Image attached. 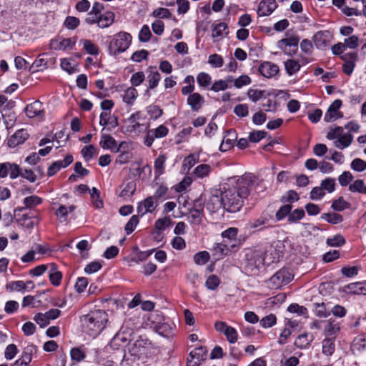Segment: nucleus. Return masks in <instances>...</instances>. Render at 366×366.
<instances>
[{
  "label": "nucleus",
  "instance_id": "f03ea898",
  "mask_svg": "<svg viewBox=\"0 0 366 366\" xmlns=\"http://www.w3.org/2000/svg\"><path fill=\"white\" fill-rule=\"evenodd\" d=\"M132 36L129 33L120 31L114 35L109 45V51L113 55L125 51L130 46Z\"/></svg>",
  "mask_w": 366,
  "mask_h": 366
},
{
  "label": "nucleus",
  "instance_id": "bb28decb",
  "mask_svg": "<svg viewBox=\"0 0 366 366\" xmlns=\"http://www.w3.org/2000/svg\"><path fill=\"white\" fill-rule=\"evenodd\" d=\"M228 32L227 25L224 22H221L214 26L212 32V36L214 39H217L218 41L227 36Z\"/></svg>",
  "mask_w": 366,
  "mask_h": 366
},
{
  "label": "nucleus",
  "instance_id": "4d7b16f0",
  "mask_svg": "<svg viewBox=\"0 0 366 366\" xmlns=\"http://www.w3.org/2000/svg\"><path fill=\"white\" fill-rule=\"evenodd\" d=\"M82 157L86 161H89L96 154V149L93 145L85 146L81 151Z\"/></svg>",
  "mask_w": 366,
  "mask_h": 366
},
{
  "label": "nucleus",
  "instance_id": "2f4dec72",
  "mask_svg": "<svg viewBox=\"0 0 366 366\" xmlns=\"http://www.w3.org/2000/svg\"><path fill=\"white\" fill-rule=\"evenodd\" d=\"M353 137L350 134H342L338 139H337L334 144L337 148L344 149L348 147L352 142Z\"/></svg>",
  "mask_w": 366,
  "mask_h": 366
},
{
  "label": "nucleus",
  "instance_id": "423d86ee",
  "mask_svg": "<svg viewBox=\"0 0 366 366\" xmlns=\"http://www.w3.org/2000/svg\"><path fill=\"white\" fill-rule=\"evenodd\" d=\"M207 350L204 347H196L190 352L187 357V366H199L206 359Z\"/></svg>",
  "mask_w": 366,
  "mask_h": 366
},
{
  "label": "nucleus",
  "instance_id": "6e6d98bb",
  "mask_svg": "<svg viewBox=\"0 0 366 366\" xmlns=\"http://www.w3.org/2000/svg\"><path fill=\"white\" fill-rule=\"evenodd\" d=\"M268 222V219L266 217H261L258 219L250 221L248 226L250 229H255L260 230L262 227Z\"/></svg>",
  "mask_w": 366,
  "mask_h": 366
},
{
  "label": "nucleus",
  "instance_id": "774afa93",
  "mask_svg": "<svg viewBox=\"0 0 366 366\" xmlns=\"http://www.w3.org/2000/svg\"><path fill=\"white\" fill-rule=\"evenodd\" d=\"M351 168L357 172H363L366 169V162L356 158L351 162Z\"/></svg>",
  "mask_w": 366,
  "mask_h": 366
},
{
  "label": "nucleus",
  "instance_id": "9b49d317",
  "mask_svg": "<svg viewBox=\"0 0 366 366\" xmlns=\"http://www.w3.org/2000/svg\"><path fill=\"white\" fill-rule=\"evenodd\" d=\"M76 38L54 39L50 41L51 48L54 50L66 51L72 49L76 44Z\"/></svg>",
  "mask_w": 366,
  "mask_h": 366
},
{
  "label": "nucleus",
  "instance_id": "a19ab883",
  "mask_svg": "<svg viewBox=\"0 0 366 366\" xmlns=\"http://www.w3.org/2000/svg\"><path fill=\"white\" fill-rule=\"evenodd\" d=\"M147 79L149 88L153 89L158 85L161 79V75L157 71L152 69L147 76Z\"/></svg>",
  "mask_w": 366,
  "mask_h": 366
},
{
  "label": "nucleus",
  "instance_id": "f8f14e48",
  "mask_svg": "<svg viewBox=\"0 0 366 366\" xmlns=\"http://www.w3.org/2000/svg\"><path fill=\"white\" fill-rule=\"evenodd\" d=\"M237 247V245L236 244H227L226 242L217 243L214 245L212 249V254L217 259H222L224 256L228 255Z\"/></svg>",
  "mask_w": 366,
  "mask_h": 366
},
{
  "label": "nucleus",
  "instance_id": "c03bdc74",
  "mask_svg": "<svg viewBox=\"0 0 366 366\" xmlns=\"http://www.w3.org/2000/svg\"><path fill=\"white\" fill-rule=\"evenodd\" d=\"M292 209V206L290 204L282 205L276 212L275 217L278 221L282 220L285 217H289Z\"/></svg>",
  "mask_w": 366,
  "mask_h": 366
},
{
  "label": "nucleus",
  "instance_id": "f3484780",
  "mask_svg": "<svg viewBox=\"0 0 366 366\" xmlns=\"http://www.w3.org/2000/svg\"><path fill=\"white\" fill-rule=\"evenodd\" d=\"M29 136L26 130L24 129L17 130L8 140V146L13 148L16 147L23 144L29 138Z\"/></svg>",
  "mask_w": 366,
  "mask_h": 366
},
{
  "label": "nucleus",
  "instance_id": "79ce46f5",
  "mask_svg": "<svg viewBox=\"0 0 366 366\" xmlns=\"http://www.w3.org/2000/svg\"><path fill=\"white\" fill-rule=\"evenodd\" d=\"M321 218L331 224H338L343 221L342 216L337 213H324Z\"/></svg>",
  "mask_w": 366,
  "mask_h": 366
},
{
  "label": "nucleus",
  "instance_id": "de8ad7c7",
  "mask_svg": "<svg viewBox=\"0 0 366 366\" xmlns=\"http://www.w3.org/2000/svg\"><path fill=\"white\" fill-rule=\"evenodd\" d=\"M6 289L10 292L26 290V284L21 280L13 281L6 285Z\"/></svg>",
  "mask_w": 366,
  "mask_h": 366
},
{
  "label": "nucleus",
  "instance_id": "6e6552de",
  "mask_svg": "<svg viewBox=\"0 0 366 366\" xmlns=\"http://www.w3.org/2000/svg\"><path fill=\"white\" fill-rule=\"evenodd\" d=\"M332 34L327 30L319 31L312 37L313 42L318 49H325L330 44Z\"/></svg>",
  "mask_w": 366,
  "mask_h": 366
},
{
  "label": "nucleus",
  "instance_id": "0eeeda50",
  "mask_svg": "<svg viewBox=\"0 0 366 366\" xmlns=\"http://www.w3.org/2000/svg\"><path fill=\"white\" fill-rule=\"evenodd\" d=\"M298 42L299 38L297 36H292L280 40L277 44L278 47L282 49L286 54L292 56L297 51Z\"/></svg>",
  "mask_w": 366,
  "mask_h": 366
},
{
  "label": "nucleus",
  "instance_id": "393cba45",
  "mask_svg": "<svg viewBox=\"0 0 366 366\" xmlns=\"http://www.w3.org/2000/svg\"><path fill=\"white\" fill-rule=\"evenodd\" d=\"M99 124L104 127L110 125L115 128L118 126V119L115 116H112L109 112H104L100 114Z\"/></svg>",
  "mask_w": 366,
  "mask_h": 366
},
{
  "label": "nucleus",
  "instance_id": "dca6fc26",
  "mask_svg": "<svg viewBox=\"0 0 366 366\" xmlns=\"http://www.w3.org/2000/svg\"><path fill=\"white\" fill-rule=\"evenodd\" d=\"M277 4L275 0H262L258 6L257 14L259 16H264L271 14Z\"/></svg>",
  "mask_w": 366,
  "mask_h": 366
},
{
  "label": "nucleus",
  "instance_id": "473e14b6",
  "mask_svg": "<svg viewBox=\"0 0 366 366\" xmlns=\"http://www.w3.org/2000/svg\"><path fill=\"white\" fill-rule=\"evenodd\" d=\"M167 159V157L165 154H160L154 161V174L156 177H159L164 173V164Z\"/></svg>",
  "mask_w": 366,
  "mask_h": 366
},
{
  "label": "nucleus",
  "instance_id": "412c9836",
  "mask_svg": "<svg viewBox=\"0 0 366 366\" xmlns=\"http://www.w3.org/2000/svg\"><path fill=\"white\" fill-rule=\"evenodd\" d=\"M187 102L192 111L198 112L201 109L204 99L200 94L192 93L188 96Z\"/></svg>",
  "mask_w": 366,
  "mask_h": 366
},
{
  "label": "nucleus",
  "instance_id": "3c124183",
  "mask_svg": "<svg viewBox=\"0 0 366 366\" xmlns=\"http://www.w3.org/2000/svg\"><path fill=\"white\" fill-rule=\"evenodd\" d=\"M287 310L291 313H297L300 316H302L303 317L307 318V308L303 306H300L298 304L290 305L288 307Z\"/></svg>",
  "mask_w": 366,
  "mask_h": 366
},
{
  "label": "nucleus",
  "instance_id": "0e129e2a",
  "mask_svg": "<svg viewBox=\"0 0 366 366\" xmlns=\"http://www.w3.org/2000/svg\"><path fill=\"white\" fill-rule=\"evenodd\" d=\"M70 355L71 359L76 362H80L83 360L86 357L84 351H83L79 347L72 348L70 351Z\"/></svg>",
  "mask_w": 366,
  "mask_h": 366
},
{
  "label": "nucleus",
  "instance_id": "72a5a7b5",
  "mask_svg": "<svg viewBox=\"0 0 366 366\" xmlns=\"http://www.w3.org/2000/svg\"><path fill=\"white\" fill-rule=\"evenodd\" d=\"M137 97V90L135 88L131 86L125 90L123 95V101L129 105H132Z\"/></svg>",
  "mask_w": 366,
  "mask_h": 366
},
{
  "label": "nucleus",
  "instance_id": "1a4fd4ad",
  "mask_svg": "<svg viewBox=\"0 0 366 366\" xmlns=\"http://www.w3.org/2000/svg\"><path fill=\"white\" fill-rule=\"evenodd\" d=\"M342 106V101L340 99L335 100L327 109L326 112L324 120L326 122H331L337 119L342 118L343 117V114L341 112H339V109Z\"/></svg>",
  "mask_w": 366,
  "mask_h": 366
},
{
  "label": "nucleus",
  "instance_id": "37998d69",
  "mask_svg": "<svg viewBox=\"0 0 366 366\" xmlns=\"http://www.w3.org/2000/svg\"><path fill=\"white\" fill-rule=\"evenodd\" d=\"M89 192L90 193V197L91 199H92L94 207H96L97 209L102 208L104 206V203L102 200L100 199L99 198V191L96 187H93Z\"/></svg>",
  "mask_w": 366,
  "mask_h": 366
},
{
  "label": "nucleus",
  "instance_id": "c756f323",
  "mask_svg": "<svg viewBox=\"0 0 366 366\" xmlns=\"http://www.w3.org/2000/svg\"><path fill=\"white\" fill-rule=\"evenodd\" d=\"M362 282H354L350 283L346 286H345L342 289V291L347 294H352V295H360L363 292V291H365V288L362 286Z\"/></svg>",
  "mask_w": 366,
  "mask_h": 366
},
{
  "label": "nucleus",
  "instance_id": "338daca9",
  "mask_svg": "<svg viewBox=\"0 0 366 366\" xmlns=\"http://www.w3.org/2000/svg\"><path fill=\"white\" fill-rule=\"evenodd\" d=\"M197 82L200 86L206 87L211 84V76L204 72H201L197 75Z\"/></svg>",
  "mask_w": 366,
  "mask_h": 366
},
{
  "label": "nucleus",
  "instance_id": "4be33fe9",
  "mask_svg": "<svg viewBox=\"0 0 366 366\" xmlns=\"http://www.w3.org/2000/svg\"><path fill=\"white\" fill-rule=\"evenodd\" d=\"M259 72L266 78H271L279 71L278 66L271 62H264L259 67Z\"/></svg>",
  "mask_w": 366,
  "mask_h": 366
},
{
  "label": "nucleus",
  "instance_id": "f257e3e1",
  "mask_svg": "<svg viewBox=\"0 0 366 366\" xmlns=\"http://www.w3.org/2000/svg\"><path fill=\"white\" fill-rule=\"evenodd\" d=\"M131 355L142 357H152L160 352L158 347L154 346L148 339L139 337L129 347Z\"/></svg>",
  "mask_w": 366,
  "mask_h": 366
},
{
  "label": "nucleus",
  "instance_id": "680f3d73",
  "mask_svg": "<svg viewBox=\"0 0 366 366\" xmlns=\"http://www.w3.org/2000/svg\"><path fill=\"white\" fill-rule=\"evenodd\" d=\"M138 223L139 217L137 215H133L125 225L124 230L126 233L127 234H131L134 230Z\"/></svg>",
  "mask_w": 366,
  "mask_h": 366
},
{
  "label": "nucleus",
  "instance_id": "5fc2aeb1",
  "mask_svg": "<svg viewBox=\"0 0 366 366\" xmlns=\"http://www.w3.org/2000/svg\"><path fill=\"white\" fill-rule=\"evenodd\" d=\"M209 259V254L207 251L197 253L194 257V261L197 264L203 265Z\"/></svg>",
  "mask_w": 366,
  "mask_h": 366
},
{
  "label": "nucleus",
  "instance_id": "4c0bfd02",
  "mask_svg": "<svg viewBox=\"0 0 366 366\" xmlns=\"http://www.w3.org/2000/svg\"><path fill=\"white\" fill-rule=\"evenodd\" d=\"M335 350V345L334 342V339L332 338H325L322 341V352L325 355L330 356L332 355Z\"/></svg>",
  "mask_w": 366,
  "mask_h": 366
},
{
  "label": "nucleus",
  "instance_id": "864d4df0",
  "mask_svg": "<svg viewBox=\"0 0 366 366\" xmlns=\"http://www.w3.org/2000/svg\"><path fill=\"white\" fill-rule=\"evenodd\" d=\"M345 243V239L341 234H337L327 239V244L330 247H341Z\"/></svg>",
  "mask_w": 366,
  "mask_h": 366
},
{
  "label": "nucleus",
  "instance_id": "e2e57ef3",
  "mask_svg": "<svg viewBox=\"0 0 366 366\" xmlns=\"http://www.w3.org/2000/svg\"><path fill=\"white\" fill-rule=\"evenodd\" d=\"M220 280L219 277L214 274L209 276L207 279L205 285L207 289L214 290L219 285Z\"/></svg>",
  "mask_w": 366,
  "mask_h": 366
},
{
  "label": "nucleus",
  "instance_id": "f704fd0d",
  "mask_svg": "<svg viewBox=\"0 0 366 366\" xmlns=\"http://www.w3.org/2000/svg\"><path fill=\"white\" fill-rule=\"evenodd\" d=\"M340 327L337 323L334 322H327L324 328V334L325 336H332V339H335V336L340 332Z\"/></svg>",
  "mask_w": 366,
  "mask_h": 366
},
{
  "label": "nucleus",
  "instance_id": "4468645a",
  "mask_svg": "<svg viewBox=\"0 0 366 366\" xmlns=\"http://www.w3.org/2000/svg\"><path fill=\"white\" fill-rule=\"evenodd\" d=\"M157 206L154 197H148L142 202H140L137 207V213L143 216L148 212H152Z\"/></svg>",
  "mask_w": 366,
  "mask_h": 366
},
{
  "label": "nucleus",
  "instance_id": "20e7f679",
  "mask_svg": "<svg viewBox=\"0 0 366 366\" xmlns=\"http://www.w3.org/2000/svg\"><path fill=\"white\" fill-rule=\"evenodd\" d=\"M257 178L252 174H245L239 177L230 188L234 189L242 199H246L250 194L252 187L257 182Z\"/></svg>",
  "mask_w": 366,
  "mask_h": 366
},
{
  "label": "nucleus",
  "instance_id": "09e8293b",
  "mask_svg": "<svg viewBox=\"0 0 366 366\" xmlns=\"http://www.w3.org/2000/svg\"><path fill=\"white\" fill-rule=\"evenodd\" d=\"M41 67L46 69L47 67V61L44 58L39 56L29 68V71L31 73H34L39 70H42V69H40Z\"/></svg>",
  "mask_w": 366,
  "mask_h": 366
},
{
  "label": "nucleus",
  "instance_id": "2eb2a0df",
  "mask_svg": "<svg viewBox=\"0 0 366 366\" xmlns=\"http://www.w3.org/2000/svg\"><path fill=\"white\" fill-rule=\"evenodd\" d=\"M220 192H216L212 194L206 204V209L211 213L217 212L222 207H223V201H222Z\"/></svg>",
  "mask_w": 366,
  "mask_h": 366
},
{
  "label": "nucleus",
  "instance_id": "58836bf2",
  "mask_svg": "<svg viewBox=\"0 0 366 366\" xmlns=\"http://www.w3.org/2000/svg\"><path fill=\"white\" fill-rule=\"evenodd\" d=\"M81 42L87 54L94 56L98 55L99 51V48L91 40L82 39Z\"/></svg>",
  "mask_w": 366,
  "mask_h": 366
},
{
  "label": "nucleus",
  "instance_id": "cd10ccee",
  "mask_svg": "<svg viewBox=\"0 0 366 366\" xmlns=\"http://www.w3.org/2000/svg\"><path fill=\"white\" fill-rule=\"evenodd\" d=\"M122 189L119 194V197L127 199L128 198H130L134 193L137 185L135 182L130 181L125 184H123Z\"/></svg>",
  "mask_w": 366,
  "mask_h": 366
},
{
  "label": "nucleus",
  "instance_id": "c85d7f7f",
  "mask_svg": "<svg viewBox=\"0 0 366 366\" xmlns=\"http://www.w3.org/2000/svg\"><path fill=\"white\" fill-rule=\"evenodd\" d=\"M229 138L224 137L222 142L219 147V150L226 152L233 147L234 142L237 139V135L234 131L228 130L226 132Z\"/></svg>",
  "mask_w": 366,
  "mask_h": 366
},
{
  "label": "nucleus",
  "instance_id": "e433bc0d",
  "mask_svg": "<svg viewBox=\"0 0 366 366\" xmlns=\"http://www.w3.org/2000/svg\"><path fill=\"white\" fill-rule=\"evenodd\" d=\"M285 66L287 73L290 76L297 73L301 67L298 61L292 59H288L285 62Z\"/></svg>",
  "mask_w": 366,
  "mask_h": 366
},
{
  "label": "nucleus",
  "instance_id": "8fccbe9b",
  "mask_svg": "<svg viewBox=\"0 0 366 366\" xmlns=\"http://www.w3.org/2000/svg\"><path fill=\"white\" fill-rule=\"evenodd\" d=\"M107 314L104 310H95L91 311L86 315L88 320H96L97 319H102L103 320H108Z\"/></svg>",
  "mask_w": 366,
  "mask_h": 366
},
{
  "label": "nucleus",
  "instance_id": "aec40b11",
  "mask_svg": "<svg viewBox=\"0 0 366 366\" xmlns=\"http://www.w3.org/2000/svg\"><path fill=\"white\" fill-rule=\"evenodd\" d=\"M175 325L174 322H157L154 326L155 331L163 337H169L173 334Z\"/></svg>",
  "mask_w": 366,
  "mask_h": 366
},
{
  "label": "nucleus",
  "instance_id": "a211bd4d",
  "mask_svg": "<svg viewBox=\"0 0 366 366\" xmlns=\"http://www.w3.org/2000/svg\"><path fill=\"white\" fill-rule=\"evenodd\" d=\"M26 114L29 118L35 117H43L44 111L43 109L42 103L39 101H35L33 103L26 106L25 109Z\"/></svg>",
  "mask_w": 366,
  "mask_h": 366
},
{
  "label": "nucleus",
  "instance_id": "5701e85b",
  "mask_svg": "<svg viewBox=\"0 0 366 366\" xmlns=\"http://www.w3.org/2000/svg\"><path fill=\"white\" fill-rule=\"evenodd\" d=\"M115 15L112 11H106L98 15L97 25L100 29H105L111 26L114 21Z\"/></svg>",
  "mask_w": 366,
  "mask_h": 366
},
{
  "label": "nucleus",
  "instance_id": "6ab92c4d",
  "mask_svg": "<svg viewBox=\"0 0 366 366\" xmlns=\"http://www.w3.org/2000/svg\"><path fill=\"white\" fill-rule=\"evenodd\" d=\"M73 162L72 155H66L64 160L54 162L48 169L47 174L49 177L54 175L61 168H65Z\"/></svg>",
  "mask_w": 366,
  "mask_h": 366
},
{
  "label": "nucleus",
  "instance_id": "39448f33",
  "mask_svg": "<svg viewBox=\"0 0 366 366\" xmlns=\"http://www.w3.org/2000/svg\"><path fill=\"white\" fill-rule=\"evenodd\" d=\"M246 267L253 272L265 264V252L262 249H249L246 254Z\"/></svg>",
  "mask_w": 366,
  "mask_h": 366
},
{
  "label": "nucleus",
  "instance_id": "603ef678",
  "mask_svg": "<svg viewBox=\"0 0 366 366\" xmlns=\"http://www.w3.org/2000/svg\"><path fill=\"white\" fill-rule=\"evenodd\" d=\"M42 202L41 198L36 195L26 197L24 199V204L26 208H32Z\"/></svg>",
  "mask_w": 366,
  "mask_h": 366
},
{
  "label": "nucleus",
  "instance_id": "b1692460",
  "mask_svg": "<svg viewBox=\"0 0 366 366\" xmlns=\"http://www.w3.org/2000/svg\"><path fill=\"white\" fill-rule=\"evenodd\" d=\"M102 322H86V324L83 325V330L89 336H95L99 333L103 327Z\"/></svg>",
  "mask_w": 366,
  "mask_h": 366
},
{
  "label": "nucleus",
  "instance_id": "bf43d9fd",
  "mask_svg": "<svg viewBox=\"0 0 366 366\" xmlns=\"http://www.w3.org/2000/svg\"><path fill=\"white\" fill-rule=\"evenodd\" d=\"M265 92L263 90L249 89L247 92L248 97L254 102L259 101L264 95Z\"/></svg>",
  "mask_w": 366,
  "mask_h": 366
},
{
  "label": "nucleus",
  "instance_id": "ea45409f",
  "mask_svg": "<svg viewBox=\"0 0 366 366\" xmlns=\"http://www.w3.org/2000/svg\"><path fill=\"white\" fill-rule=\"evenodd\" d=\"M365 349H366V333L355 338L352 344L353 350L360 352Z\"/></svg>",
  "mask_w": 366,
  "mask_h": 366
},
{
  "label": "nucleus",
  "instance_id": "c9c22d12",
  "mask_svg": "<svg viewBox=\"0 0 366 366\" xmlns=\"http://www.w3.org/2000/svg\"><path fill=\"white\" fill-rule=\"evenodd\" d=\"M99 144L104 149H114L117 147L115 139L109 134H102Z\"/></svg>",
  "mask_w": 366,
  "mask_h": 366
},
{
  "label": "nucleus",
  "instance_id": "052dcab7",
  "mask_svg": "<svg viewBox=\"0 0 366 366\" xmlns=\"http://www.w3.org/2000/svg\"><path fill=\"white\" fill-rule=\"evenodd\" d=\"M32 359V349L31 347L25 348L21 357L17 360L21 364L28 366Z\"/></svg>",
  "mask_w": 366,
  "mask_h": 366
},
{
  "label": "nucleus",
  "instance_id": "49530a36",
  "mask_svg": "<svg viewBox=\"0 0 366 366\" xmlns=\"http://www.w3.org/2000/svg\"><path fill=\"white\" fill-rule=\"evenodd\" d=\"M349 189L352 192H359L366 194V186L362 179L355 180L352 184L350 185Z\"/></svg>",
  "mask_w": 366,
  "mask_h": 366
},
{
  "label": "nucleus",
  "instance_id": "a18cd8bd",
  "mask_svg": "<svg viewBox=\"0 0 366 366\" xmlns=\"http://www.w3.org/2000/svg\"><path fill=\"white\" fill-rule=\"evenodd\" d=\"M305 211L302 208L295 209L294 211L290 212L287 221L290 223H296L305 217Z\"/></svg>",
  "mask_w": 366,
  "mask_h": 366
},
{
  "label": "nucleus",
  "instance_id": "ddd939ff",
  "mask_svg": "<svg viewBox=\"0 0 366 366\" xmlns=\"http://www.w3.org/2000/svg\"><path fill=\"white\" fill-rule=\"evenodd\" d=\"M204 207L199 201H195L188 214L189 221L194 224H199L202 222Z\"/></svg>",
  "mask_w": 366,
  "mask_h": 366
},
{
  "label": "nucleus",
  "instance_id": "9d476101",
  "mask_svg": "<svg viewBox=\"0 0 366 366\" xmlns=\"http://www.w3.org/2000/svg\"><path fill=\"white\" fill-rule=\"evenodd\" d=\"M293 278V275L286 269H281L277 271L269 280L276 287L289 283Z\"/></svg>",
  "mask_w": 366,
  "mask_h": 366
},
{
  "label": "nucleus",
  "instance_id": "7c9ffc66",
  "mask_svg": "<svg viewBox=\"0 0 366 366\" xmlns=\"http://www.w3.org/2000/svg\"><path fill=\"white\" fill-rule=\"evenodd\" d=\"M212 167L209 164H202L198 165L194 170V175L197 178L203 179L208 177L212 172Z\"/></svg>",
  "mask_w": 366,
  "mask_h": 366
},
{
  "label": "nucleus",
  "instance_id": "a878e982",
  "mask_svg": "<svg viewBox=\"0 0 366 366\" xmlns=\"http://www.w3.org/2000/svg\"><path fill=\"white\" fill-rule=\"evenodd\" d=\"M61 311L59 309H51L45 313H37L34 320H53L60 316Z\"/></svg>",
  "mask_w": 366,
  "mask_h": 366
},
{
  "label": "nucleus",
  "instance_id": "69168bd1",
  "mask_svg": "<svg viewBox=\"0 0 366 366\" xmlns=\"http://www.w3.org/2000/svg\"><path fill=\"white\" fill-rule=\"evenodd\" d=\"M320 186L323 190L327 191L329 193L332 192L335 190V180L332 178H327L322 181Z\"/></svg>",
  "mask_w": 366,
  "mask_h": 366
},
{
  "label": "nucleus",
  "instance_id": "7ed1b4c3",
  "mask_svg": "<svg viewBox=\"0 0 366 366\" xmlns=\"http://www.w3.org/2000/svg\"><path fill=\"white\" fill-rule=\"evenodd\" d=\"M222 201H223V208L229 212H236L240 209L243 205V199H242L236 191L230 187L220 192Z\"/></svg>",
  "mask_w": 366,
  "mask_h": 366
},
{
  "label": "nucleus",
  "instance_id": "13d9d810",
  "mask_svg": "<svg viewBox=\"0 0 366 366\" xmlns=\"http://www.w3.org/2000/svg\"><path fill=\"white\" fill-rule=\"evenodd\" d=\"M238 229L235 227H230L226 230H224L222 233V237L224 239H227L230 242H237V236Z\"/></svg>",
  "mask_w": 366,
  "mask_h": 366
}]
</instances>
